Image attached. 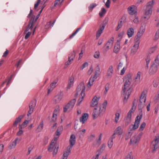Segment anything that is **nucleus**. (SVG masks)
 Wrapping results in <instances>:
<instances>
[{
  "mask_svg": "<svg viewBox=\"0 0 159 159\" xmlns=\"http://www.w3.org/2000/svg\"><path fill=\"white\" fill-rule=\"evenodd\" d=\"M75 99H73L70 101L64 107V112H66L67 110L70 111L73 108L75 102Z\"/></svg>",
  "mask_w": 159,
  "mask_h": 159,
  "instance_id": "6",
  "label": "nucleus"
},
{
  "mask_svg": "<svg viewBox=\"0 0 159 159\" xmlns=\"http://www.w3.org/2000/svg\"><path fill=\"white\" fill-rule=\"evenodd\" d=\"M75 56V53L74 51L70 54L69 55V56L68 57V59L69 60H71L72 61L73 60Z\"/></svg>",
  "mask_w": 159,
  "mask_h": 159,
  "instance_id": "39",
  "label": "nucleus"
},
{
  "mask_svg": "<svg viewBox=\"0 0 159 159\" xmlns=\"http://www.w3.org/2000/svg\"><path fill=\"white\" fill-rule=\"evenodd\" d=\"M120 116V114L118 113H117L115 114V121L116 123H117L119 120V117Z\"/></svg>",
  "mask_w": 159,
  "mask_h": 159,
  "instance_id": "57",
  "label": "nucleus"
},
{
  "mask_svg": "<svg viewBox=\"0 0 159 159\" xmlns=\"http://www.w3.org/2000/svg\"><path fill=\"white\" fill-rule=\"evenodd\" d=\"M74 79V78L72 76L69 78L68 84L67 86V89H70L73 86Z\"/></svg>",
  "mask_w": 159,
  "mask_h": 159,
  "instance_id": "19",
  "label": "nucleus"
},
{
  "mask_svg": "<svg viewBox=\"0 0 159 159\" xmlns=\"http://www.w3.org/2000/svg\"><path fill=\"white\" fill-rule=\"evenodd\" d=\"M125 82L124 85V88L123 89L122 91L125 93L126 89L129 87V86L130 84L132 79L130 77H127L125 78Z\"/></svg>",
  "mask_w": 159,
  "mask_h": 159,
  "instance_id": "9",
  "label": "nucleus"
},
{
  "mask_svg": "<svg viewBox=\"0 0 159 159\" xmlns=\"http://www.w3.org/2000/svg\"><path fill=\"white\" fill-rule=\"evenodd\" d=\"M81 27H80L79 28H78L76 30V31L73 33L71 35L70 37L69 38L70 39L72 38L81 29Z\"/></svg>",
  "mask_w": 159,
  "mask_h": 159,
  "instance_id": "45",
  "label": "nucleus"
},
{
  "mask_svg": "<svg viewBox=\"0 0 159 159\" xmlns=\"http://www.w3.org/2000/svg\"><path fill=\"white\" fill-rule=\"evenodd\" d=\"M24 115H20L18 117L16 118L15 121L14 122L13 125L14 126H16L17 124L20 122L21 120V119L23 118Z\"/></svg>",
  "mask_w": 159,
  "mask_h": 159,
  "instance_id": "27",
  "label": "nucleus"
},
{
  "mask_svg": "<svg viewBox=\"0 0 159 159\" xmlns=\"http://www.w3.org/2000/svg\"><path fill=\"white\" fill-rule=\"evenodd\" d=\"M142 117V114H140V116H138L136 118L134 125H131L129 127L130 130H134L137 129L139 125L140 121Z\"/></svg>",
  "mask_w": 159,
  "mask_h": 159,
  "instance_id": "3",
  "label": "nucleus"
},
{
  "mask_svg": "<svg viewBox=\"0 0 159 159\" xmlns=\"http://www.w3.org/2000/svg\"><path fill=\"white\" fill-rule=\"evenodd\" d=\"M97 6L96 4L93 3L91 4L89 7V9L91 11H92L93 9Z\"/></svg>",
  "mask_w": 159,
  "mask_h": 159,
  "instance_id": "51",
  "label": "nucleus"
},
{
  "mask_svg": "<svg viewBox=\"0 0 159 159\" xmlns=\"http://www.w3.org/2000/svg\"><path fill=\"white\" fill-rule=\"evenodd\" d=\"M31 19H30V24H32L30 26V30H32L33 28V24L36 21H34L35 18H36L35 16L32 15L30 16Z\"/></svg>",
  "mask_w": 159,
  "mask_h": 159,
  "instance_id": "38",
  "label": "nucleus"
},
{
  "mask_svg": "<svg viewBox=\"0 0 159 159\" xmlns=\"http://www.w3.org/2000/svg\"><path fill=\"white\" fill-rule=\"evenodd\" d=\"M115 138V136L113 137L112 136L111 139L109 140L108 142V146L109 148H111L112 146L113 145V139Z\"/></svg>",
  "mask_w": 159,
  "mask_h": 159,
  "instance_id": "33",
  "label": "nucleus"
},
{
  "mask_svg": "<svg viewBox=\"0 0 159 159\" xmlns=\"http://www.w3.org/2000/svg\"><path fill=\"white\" fill-rule=\"evenodd\" d=\"M96 79H94L93 77H91L89 80V82L87 84V86L88 87H90L93 84V82Z\"/></svg>",
  "mask_w": 159,
  "mask_h": 159,
  "instance_id": "32",
  "label": "nucleus"
},
{
  "mask_svg": "<svg viewBox=\"0 0 159 159\" xmlns=\"http://www.w3.org/2000/svg\"><path fill=\"white\" fill-rule=\"evenodd\" d=\"M134 30L132 28H129L127 31V34L129 38L131 37L134 34Z\"/></svg>",
  "mask_w": 159,
  "mask_h": 159,
  "instance_id": "29",
  "label": "nucleus"
},
{
  "mask_svg": "<svg viewBox=\"0 0 159 159\" xmlns=\"http://www.w3.org/2000/svg\"><path fill=\"white\" fill-rule=\"evenodd\" d=\"M131 120L128 119L126 118L125 120V125L126 126L128 125V124L130 122Z\"/></svg>",
  "mask_w": 159,
  "mask_h": 159,
  "instance_id": "63",
  "label": "nucleus"
},
{
  "mask_svg": "<svg viewBox=\"0 0 159 159\" xmlns=\"http://www.w3.org/2000/svg\"><path fill=\"white\" fill-rule=\"evenodd\" d=\"M152 144L153 147L152 152H154L156 149L159 147V136H155L154 140L152 142Z\"/></svg>",
  "mask_w": 159,
  "mask_h": 159,
  "instance_id": "8",
  "label": "nucleus"
},
{
  "mask_svg": "<svg viewBox=\"0 0 159 159\" xmlns=\"http://www.w3.org/2000/svg\"><path fill=\"white\" fill-rule=\"evenodd\" d=\"M58 139V137H55L53 139L49 146L48 150L49 152H52L53 151V155L54 156L57 153L59 146L57 144V141Z\"/></svg>",
  "mask_w": 159,
  "mask_h": 159,
  "instance_id": "2",
  "label": "nucleus"
},
{
  "mask_svg": "<svg viewBox=\"0 0 159 159\" xmlns=\"http://www.w3.org/2000/svg\"><path fill=\"white\" fill-rule=\"evenodd\" d=\"M154 3L153 0L149 2L143 7V11L144 14L143 18L146 20H148L152 13V9Z\"/></svg>",
  "mask_w": 159,
  "mask_h": 159,
  "instance_id": "1",
  "label": "nucleus"
},
{
  "mask_svg": "<svg viewBox=\"0 0 159 159\" xmlns=\"http://www.w3.org/2000/svg\"><path fill=\"white\" fill-rule=\"evenodd\" d=\"M125 159H133L132 152H131L128 153L125 157Z\"/></svg>",
  "mask_w": 159,
  "mask_h": 159,
  "instance_id": "54",
  "label": "nucleus"
},
{
  "mask_svg": "<svg viewBox=\"0 0 159 159\" xmlns=\"http://www.w3.org/2000/svg\"><path fill=\"white\" fill-rule=\"evenodd\" d=\"M105 147V145L104 144H102L101 147L98 149L96 152V154L99 155L103 152Z\"/></svg>",
  "mask_w": 159,
  "mask_h": 159,
  "instance_id": "31",
  "label": "nucleus"
},
{
  "mask_svg": "<svg viewBox=\"0 0 159 159\" xmlns=\"http://www.w3.org/2000/svg\"><path fill=\"white\" fill-rule=\"evenodd\" d=\"M75 136L74 134L71 135L69 140L70 146L69 147L72 148L73 146L75 144Z\"/></svg>",
  "mask_w": 159,
  "mask_h": 159,
  "instance_id": "14",
  "label": "nucleus"
},
{
  "mask_svg": "<svg viewBox=\"0 0 159 159\" xmlns=\"http://www.w3.org/2000/svg\"><path fill=\"white\" fill-rule=\"evenodd\" d=\"M122 20L118 22V26L116 29V30H118L119 29L122 27Z\"/></svg>",
  "mask_w": 159,
  "mask_h": 159,
  "instance_id": "53",
  "label": "nucleus"
},
{
  "mask_svg": "<svg viewBox=\"0 0 159 159\" xmlns=\"http://www.w3.org/2000/svg\"><path fill=\"white\" fill-rule=\"evenodd\" d=\"M120 41V40H118L117 42L115 44L113 50L114 52L115 53H117L120 50V46L119 42Z\"/></svg>",
  "mask_w": 159,
  "mask_h": 159,
  "instance_id": "17",
  "label": "nucleus"
},
{
  "mask_svg": "<svg viewBox=\"0 0 159 159\" xmlns=\"http://www.w3.org/2000/svg\"><path fill=\"white\" fill-rule=\"evenodd\" d=\"M99 97H97L96 96H95L93 99L90 106L92 107H94L98 104V101L99 99Z\"/></svg>",
  "mask_w": 159,
  "mask_h": 159,
  "instance_id": "16",
  "label": "nucleus"
},
{
  "mask_svg": "<svg viewBox=\"0 0 159 159\" xmlns=\"http://www.w3.org/2000/svg\"><path fill=\"white\" fill-rule=\"evenodd\" d=\"M55 20H54L53 21V22L52 23L51 21H50L49 22H48L47 24L46 25L45 28L46 29H48L49 28H51L52 27L55 23Z\"/></svg>",
  "mask_w": 159,
  "mask_h": 159,
  "instance_id": "35",
  "label": "nucleus"
},
{
  "mask_svg": "<svg viewBox=\"0 0 159 159\" xmlns=\"http://www.w3.org/2000/svg\"><path fill=\"white\" fill-rule=\"evenodd\" d=\"M57 113H55V112H53L52 118V121L55 122L57 120Z\"/></svg>",
  "mask_w": 159,
  "mask_h": 159,
  "instance_id": "55",
  "label": "nucleus"
},
{
  "mask_svg": "<svg viewBox=\"0 0 159 159\" xmlns=\"http://www.w3.org/2000/svg\"><path fill=\"white\" fill-rule=\"evenodd\" d=\"M62 98V96L59 94L56 96L54 98V102L55 103L59 102Z\"/></svg>",
  "mask_w": 159,
  "mask_h": 159,
  "instance_id": "24",
  "label": "nucleus"
},
{
  "mask_svg": "<svg viewBox=\"0 0 159 159\" xmlns=\"http://www.w3.org/2000/svg\"><path fill=\"white\" fill-rule=\"evenodd\" d=\"M142 27H141L140 28V30L138 32L137 35L139 37H141V36L143 35V33H144V31H145V29H143L142 30H141Z\"/></svg>",
  "mask_w": 159,
  "mask_h": 159,
  "instance_id": "40",
  "label": "nucleus"
},
{
  "mask_svg": "<svg viewBox=\"0 0 159 159\" xmlns=\"http://www.w3.org/2000/svg\"><path fill=\"white\" fill-rule=\"evenodd\" d=\"M110 88V84L109 83L107 84L105 86V90L104 92V93L105 95L107 94L108 91Z\"/></svg>",
  "mask_w": 159,
  "mask_h": 159,
  "instance_id": "50",
  "label": "nucleus"
},
{
  "mask_svg": "<svg viewBox=\"0 0 159 159\" xmlns=\"http://www.w3.org/2000/svg\"><path fill=\"white\" fill-rule=\"evenodd\" d=\"M145 105V103L142 102H139V103L138 105V107L139 110L142 111V109L144 107Z\"/></svg>",
  "mask_w": 159,
  "mask_h": 159,
  "instance_id": "43",
  "label": "nucleus"
},
{
  "mask_svg": "<svg viewBox=\"0 0 159 159\" xmlns=\"http://www.w3.org/2000/svg\"><path fill=\"white\" fill-rule=\"evenodd\" d=\"M134 111V110L133 109V108H132L131 109L129 110V112L127 114V119H129L131 120V113L133 112Z\"/></svg>",
  "mask_w": 159,
  "mask_h": 159,
  "instance_id": "41",
  "label": "nucleus"
},
{
  "mask_svg": "<svg viewBox=\"0 0 159 159\" xmlns=\"http://www.w3.org/2000/svg\"><path fill=\"white\" fill-rule=\"evenodd\" d=\"M141 72L140 71L138 72L137 75L135 78V81L136 83H138L140 82V79Z\"/></svg>",
  "mask_w": 159,
  "mask_h": 159,
  "instance_id": "34",
  "label": "nucleus"
},
{
  "mask_svg": "<svg viewBox=\"0 0 159 159\" xmlns=\"http://www.w3.org/2000/svg\"><path fill=\"white\" fill-rule=\"evenodd\" d=\"M58 82V80H55L52 83H51L50 85V87L54 89L56 87V85Z\"/></svg>",
  "mask_w": 159,
  "mask_h": 159,
  "instance_id": "44",
  "label": "nucleus"
},
{
  "mask_svg": "<svg viewBox=\"0 0 159 159\" xmlns=\"http://www.w3.org/2000/svg\"><path fill=\"white\" fill-rule=\"evenodd\" d=\"M140 37H139L137 36H136L135 39V43H138V44L139 45L140 43Z\"/></svg>",
  "mask_w": 159,
  "mask_h": 159,
  "instance_id": "59",
  "label": "nucleus"
},
{
  "mask_svg": "<svg viewBox=\"0 0 159 159\" xmlns=\"http://www.w3.org/2000/svg\"><path fill=\"white\" fill-rule=\"evenodd\" d=\"M40 2L41 0H38L37 2L34 4V9H37Z\"/></svg>",
  "mask_w": 159,
  "mask_h": 159,
  "instance_id": "62",
  "label": "nucleus"
},
{
  "mask_svg": "<svg viewBox=\"0 0 159 159\" xmlns=\"http://www.w3.org/2000/svg\"><path fill=\"white\" fill-rule=\"evenodd\" d=\"M146 125V123L145 122H143L142 124L141 125L139 129V131H142L143 130L145 127Z\"/></svg>",
  "mask_w": 159,
  "mask_h": 159,
  "instance_id": "52",
  "label": "nucleus"
},
{
  "mask_svg": "<svg viewBox=\"0 0 159 159\" xmlns=\"http://www.w3.org/2000/svg\"><path fill=\"white\" fill-rule=\"evenodd\" d=\"M150 58L149 56H147L146 59V63L144 64L145 68L147 69L148 68V64L150 62Z\"/></svg>",
  "mask_w": 159,
  "mask_h": 159,
  "instance_id": "37",
  "label": "nucleus"
},
{
  "mask_svg": "<svg viewBox=\"0 0 159 159\" xmlns=\"http://www.w3.org/2000/svg\"><path fill=\"white\" fill-rule=\"evenodd\" d=\"M95 137V136L94 134H91L90 136H89L88 138V141L89 142H91L93 141L94 138Z\"/></svg>",
  "mask_w": 159,
  "mask_h": 159,
  "instance_id": "56",
  "label": "nucleus"
},
{
  "mask_svg": "<svg viewBox=\"0 0 159 159\" xmlns=\"http://www.w3.org/2000/svg\"><path fill=\"white\" fill-rule=\"evenodd\" d=\"M114 38L111 37L105 45L106 51H107L111 48L113 43Z\"/></svg>",
  "mask_w": 159,
  "mask_h": 159,
  "instance_id": "11",
  "label": "nucleus"
},
{
  "mask_svg": "<svg viewBox=\"0 0 159 159\" xmlns=\"http://www.w3.org/2000/svg\"><path fill=\"white\" fill-rule=\"evenodd\" d=\"M101 108L100 107L98 108H95L93 110L92 115L94 119L98 116L100 114L101 112Z\"/></svg>",
  "mask_w": 159,
  "mask_h": 159,
  "instance_id": "12",
  "label": "nucleus"
},
{
  "mask_svg": "<svg viewBox=\"0 0 159 159\" xmlns=\"http://www.w3.org/2000/svg\"><path fill=\"white\" fill-rule=\"evenodd\" d=\"M139 45L138 43H134L131 49V55H134L136 52L139 48Z\"/></svg>",
  "mask_w": 159,
  "mask_h": 159,
  "instance_id": "15",
  "label": "nucleus"
},
{
  "mask_svg": "<svg viewBox=\"0 0 159 159\" xmlns=\"http://www.w3.org/2000/svg\"><path fill=\"white\" fill-rule=\"evenodd\" d=\"M159 84V79L157 78L154 80L153 82V85L155 87H157Z\"/></svg>",
  "mask_w": 159,
  "mask_h": 159,
  "instance_id": "48",
  "label": "nucleus"
},
{
  "mask_svg": "<svg viewBox=\"0 0 159 159\" xmlns=\"http://www.w3.org/2000/svg\"><path fill=\"white\" fill-rule=\"evenodd\" d=\"M159 38V29L157 30L156 31L155 35V38H154L155 40H157Z\"/></svg>",
  "mask_w": 159,
  "mask_h": 159,
  "instance_id": "60",
  "label": "nucleus"
},
{
  "mask_svg": "<svg viewBox=\"0 0 159 159\" xmlns=\"http://www.w3.org/2000/svg\"><path fill=\"white\" fill-rule=\"evenodd\" d=\"M28 123V121L25 120L20 125V129H22L26 127Z\"/></svg>",
  "mask_w": 159,
  "mask_h": 159,
  "instance_id": "49",
  "label": "nucleus"
},
{
  "mask_svg": "<svg viewBox=\"0 0 159 159\" xmlns=\"http://www.w3.org/2000/svg\"><path fill=\"white\" fill-rule=\"evenodd\" d=\"M113 67L112 65L110 66L107 73V76L109 78H111L113 72Z\"/></svg>",
  "mask_w": 159,
  "mask_h": 159,
  "instance_id": "22",
  "label": "nucleus"
},
{
  "mask_svg": "<svg viewBox=\"0 0 159 159\" xmlns=\"http://www.w3.org/2000/svg\"><path fill=\"white\" fill-rule=\"evenodd\" d=\"M123 131L121 127L120 126L118 127L115 131V132L113 134V137L114 136V135L115 134L121 135L122 134Z\"/></svg>",
  "mask_w": 159,
  "mask_h": 159,
  "instance_id": "26",
  "label": "nucleus"
},
{
  "mask_svg": "<svg viewBox=\"0 0 159 159\" xmlns=\"http://www.w3.org/2000/svg\"><path fill=\"white\" fill-rule=\"evenodd\" d=\"M132 90V89L131 88H129L125 94V95L124 99V102H127V99H128L129 96L130 95L131 91Z\"/></svg>",
  "mask_w": 159,
  "mask_h": 159,
  "instance_id": "20",
  "label": "nucleus"
},
{
  "mask_svg": "<svg viewBox=\"0 0 159 159\" xmlns=\"http://www.w3.org/2000/svg\"><path fill=\"white\" fill-rule=\"evenodd\" d=\"M95 70L94 75L93 77L94 78V79H96L100 74V68L98 65L96 67Z\"/></svg>",
  "mask_w": 159,
  "mask_h": 159,
  "instance_id": "23",
  "label": "nucleus"
},
{
  "mask_svg": "<svg viewBox=\"0 0 159 159\" xmlns=\"http://www.w3.org/2000/svg\"><path fill=\"white\" fill-rule=\"evenodd\" d=\"M146 93L144 91H143L142 93L139 100L140 102H141L143 103H145L146 99Z\"/></svg>",
  "mask_w": 159,
  "mask_h": 159,
  "instance_id": "21",
  "label": "nucleus"
},
{
  "mask_svg": "<svg viewBox=\"0 0 159 159\" xmlns=\"http://www.w3.org/2000/svg\"><path fill=\"white\" fill-rule=\"evenodd\" d=\"M43 121L40 122L38 127L37 130L38 132L40 131L43 129Z\"/></svg>",
  "mask_w": 159,
  "mask_h": 159,
  "instance_id": "42",
  "label": "nucleus"
},
{
  "mask_svg": "<svg viewBox=\"0 0 159 159\" xmlns=\"http://www.w3.org/2000/svg\"><path fill=\"white\" fill-rule=\"evenodd\" d=\"M100 55V52L98 51H96L95 52L93 56L95 58H98L99 57Z\"/></svg>",
  "mask_w": 159,
  "mask_h": 159,
  "instance_id": "58",
  "label": "nucleus"
},
{
  "mask_svg": "<svg viewBox=\"0 0 159 159\" xmlns=\"http://www.w3.org/2000/svg\"><path fill=\"white\" fill-rule=\"evenodd\" d=\"M36 100H34L31 101V108H30V112L32 111L33 112L36 106Z\"/></svg>",
  "mask_w": 159,
  "mask_h": 159,
  "instance_id": "36",
  "label": "nucleus"
},
{
  "mask_svg": "<svg viewBox=\"0 0 159 159\" xmlns=\"http://www.w3.org/2000/svg\"><path fill=\"white\" fill-rule=\"evenodd\" d=\"M88 65V64L87 62H84L82 66L80 68L81 70H83Z\"/></svg>",
  "mask_w": 159,
  "mask_h": 159,
  "instance_id": "61",
  "label": "nucleus"
},
{
  "mask_svg": "<svg viewBox=\"0 0 159 159\" xmlns=\"http://www.w3.org/2000/svg\"><path fill=\"white\" fill-rule=\"evenodd\" d=\"M18 140V139L16 138L15 139V140L12 142H11L9 143V146H8V148L11 150L15 148L16 142Z\"/></svg>",
  "mask_w": 159,
  "mask_h": 159,
  "instance_id": "25",
  "label": "nucleus"
},
{
  "mask_svg": "<svg viewBox=\"0 0 159 159\" xmlns=\"http://www.w3.org/2000/svg\"><path fill=\"white\" fill-rule=\"evenodd\" d=\"M88 115L87 113H84L83 114L81 117L80 118V122L83 124L87 120L88 118Z\"/></svg>",
  "mask_w": 159,
  "mask_h": 159,
  "instance_id": "18",
  "label": "nucleus"
},
{
  "mask_svg": "<svg viewBox=\"0 0 159 159\" xmlns=\"http://www.w3.org/2000/svg\"><path fill=\"white\" fill-rule=\"evenodd\" d=\"M128 11L129 13L131 15L136 14L137 13V7L134 5H132L128 7Z\"/></svg>",
  "mask_w": 159,
  "mask_h": 159,
  "instance_id": "10",
  "label": "nucleus"
},
{
  "mask_svg": "<svg viewBox=\"0 0 159 159\" xmlns=\"http://www.w3.org/2000/svg\"><path fill=\"white\" fill-rule=\"evenodd\" d=\"M143 134V132H141L139 133L138 135H135L132 137L130 140V143L134 145L137 144Z\"/></svg>",
  "mask_w": 159,
  "mask_h": 159,
  "instance_id": "5",
  "label": "nucleus"
},
{
  "mask_svg": "<svg viewBox=\"0 0 159 159\" xmlns=\"http://www.w3.org/2000/svg\"><path fill=\"white\" fill-rule=\"evenodd\" d=\"M157 48V46H155L154 47H153L150 48L149 50V52L150 54L152 53H153L156 50Z\"/></svg>",
  "mask_w": 159,
  "mask_h": 159,
  "instance_id": "47",
  "label": "nucleus"
},
{
  "mask_svg": "<svg viewBox=\"0 0 159 159\" xmlns=\"http://www.w3.org/2000/svg\"><path fill=\"white\" fill-rule=\"evenodd\" d=\"M110 0H107V1L105 3V6L107 7L108 8L110 7Z\"/></svg>",
  "mask_w": 159,
  "mask_h": 159,
  "instance_id": "64",
  "label": "nucleus"
},
{
  "mask_svg": "<svg viewBox=\"0 0 159 159\" xmlns=\"http://www.w3.org/2000/svg\"><path fill=\"white\" fill-rule=\"evenodd\" d=\"M106 26L105 24H103L102 25L100 26L99 28L98 29L96 33V38L98 39L100 36L101 34L102 33L103 30Z\"/></svg>",
  "mask_w": 159,
  "mask_h": 159,
  "instance_id": "13",
  "label": "nucleus"
},
{
  "mask_svg": "<svg viewBox=\"0 0 159 159\" xmlns=\"http://www.w3.org/2000/svg\"><path fill=\"white\" fill-rule=\"evenodd\" d=\"M102 134H100L98 139L96 141L94 142L93 144L95 146H98L101 143Z\"/></svg>",
  "mask_w": 159,
  "mask_h": 159,
  "instance_id": "28",
  "label": "nucleus"
},
{
  "mask_svg": "<svg viewBox=\"0 0 159 159\" xmlns=\"http://www.w3.org/2000/svg\"><path fill=\"white\" fill-rule=\"evenodd\" d=\"M85 86L84 84V83L83 82H81L79 85L78 86L77 89V93L76 94L77 95H78V92L81 91L80 93V95L82 96H85Z\"/></svg>",
  "mask_w": 159,
  "mask_h": 159,
  "instance_id": "7",
  "label": "nucleus"
},
{
  "mask_svg": "<svg viewBox=\"0 0 159 159\" xmlns=\"http://www.w3.org/2000/svg\"><path fill=\"white\" fill-rule=\"evenodd\" d=\"M71 148H70L69 147H68L67 148V150L64 152L63 155V157L64 158V159L67 158L68 156L69 155V154L70 153V152Z\"/></svg>",
  "mask_w": 159,
  "mask_h": 159,
  "instance_id": "30",
  "label": "nucleus"
},
{
  "mask_svg": "<svg viewBox=\"0 0 159 159\" xmlns=\"http://www.w3.org/2000/svg\"><path fill=\"white\" fill-rule=\"evenodd\" d=\"M106 12V11L105 8L103 7L102 8L101 11L99 13V16L101 17H102L103 15L105 14Z\"/></svg>",
  "mask_w": 159,
  "mask_h": 159,
  "instance_id": "46",
  "label": "nucleus"
},
{
  "mask_svg": "<svg viewBox=\"0 0 159 159\" xmlns=\"http://www.w3.org/2000/svg\"><path fill=\"white\" fill-rule=\"evenodd\" d=\"M159 66V60L157 57L155 58L153 63L149 69V73L151 74H153L156 73L158 67Z\"/></svg>",
  "mask_w": 159,
  "mask_h": 159,
  "instance_id": "4",
  "label": "nucleus"
}]
</instances>
